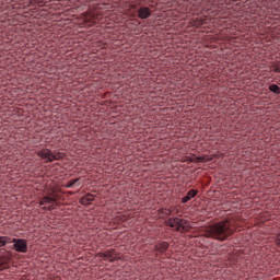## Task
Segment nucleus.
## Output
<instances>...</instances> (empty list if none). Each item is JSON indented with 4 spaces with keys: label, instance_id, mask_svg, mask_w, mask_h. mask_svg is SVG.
Returning a JSON list of instances; mask_svg holds the SVG:
<instances>
[{
    "label": "nucleus",
    "instance_id": "f257e3e1",
    "mask_svg": "<svg viewBox=\"0 0 280 280\" xmlns=\"http://www.w3.org/2000/svg\"><path fill=\"white\" fill-rule=\"evenodd\" d=\"M237 231V225L234 219H224L219 221L207 229L208 237L218 240L219 242H226L231 235Z\"/></svg>",
    "mask_w": 280,
    "mask_h": 280
},
{
    "label": "nucleus",
    "instance_id": "f03ea898",
    "mask_svg": "<svg viewBox=\"0 0 280 280\" xmlns=\"http://www.w3.org/2000/svg\"><path fill=\"white\" fill-rule=\"evenodd\" d=\"M167 226L175 229V231H180L182 233H187L191 229L189 222L180 218H171L166 221Z\"/></svg>",
    "mask_w": 280,
    "mask_h": 280
},
{
    "label": "nucleus",
    "instance_id": "7ed1b4c3",
    "mask_svg": "<svg viewBox=\"0 0 280 280\" xmlns=\"http://www.w3.org/2000/svg\"><path fill=\"white\" fill-rule=\"evenodd\" d=\"M37 156H39L40 159L47 160V163H52V161H60L65 159V153L62 152L54 153L49 149H43L37 153Z\"/></svg>",
    "mask_w": 280,
    "mask_h": 280
},
{
    "label": "nucleus",
    "instance_id": "20e7f679",
    "mask_svg": "<svg viewBox=\"0 0 280 280\" xmlns=\"http://www.w3.org/2000/svg\"><path fill=\"white\" fill-rule=\"evenodd\" d=\"M10 244H13V250L16 253H27V240L11 238Z\"/></svg>",
    "mask_w": 280,
    "mask_h": 280
},
{
    "label": "nucleus",
    "instance_id": "39448f33",
    "mask_svg": "<svg viewBox=\"0 0 280 280\" xmlns=\"http://www.w3.org/2000/svg\"><path fill=\"white\" fill-rule=\"evenodd\" d=\"M98 257L105 259V261H110L113 264L117 259V252H115V249H107L104 253H98Z\"/></svg>",
    "mask_w": 280,
    "mask_h": 280
},
{
    "label": "nucleus",
    "instance_id": "423d86ee",
    "mask_svg": "<svg viewBox=\"0 0 280 280\" xmlns=\"http://www.w3.org/2000/svg\"><path fill=\"white\" fill-rule=\"evenodd\" d=\"M138 16L142 20L150 19L152 16V10L148 7H142L138 10Z\"/></svg>",
    "mask_w": 280,
    "mask_h": 280
},
{
    "label": "nucleus",
    "instance_id": "0eeeda50",
    "mask_svg": "<svg viewBox=\"0 0 280 280\" xmlns=\"http://www.w3.org/2000/svg\"><path fill=\"white\" fill-rule=\"evenodd\" d=\"M167 248H170V243L162 242V243H158L154 246V252L160 253L161 255H163V253H165L167 250Z\"/></svg>",
    "mask_w": 280,
    "mask_h": 280
},
{
    "label": "nucleus",
    "instance_id": "6e6552de",
    "mask_svg": "<svg viewBox=\"0 0 280 280\" xmlns=\"http://www.w3.org/2000/svg\"><path fill=\"white\" fill-rule=\"evenodd\" d=\"M198 196V190L191 189L187 192V195L182 199L183 205H187L191 198H196Z\"/></svg>",
    "mask_w": 280,
    "mask_h": 280
},
{
    "label": "nucleus",
    "instance_id": "1a4fd4ad",
    "mask_svg": "<svg viewBox=\"0 0 280 280\" xmlns=\"http://www.w3.org/2000/svg\"><path fill=\"white\" fill-rule=\"evenodd\" d=\"M95 200V196L91 195V194H86L84 197H82L80 199L81 205H91V202H93Z\"/></svg>",
    "mask_w": 280,
    "mask_h": 280
},
{
    "label": "nucleus",
    "instance_id": "9d476101",
    "mask_svg": "<svg viewBox=\"0 0 280 280\" xmlns=\"http://www.w3.org/2000/svg\"><path fill=\"white\" fill-rule=\"evenodd\" d=\"M54 202H56V198H54V197H44L42 199V201L39 202V205L42 207H47V205H54Z\"/></svg>",
    "mask_w": 280,
    "mask_h": 280
},
{
    "label": "nucleus",
    "instance_id": "9b49d317",
    "mask_svg": "<svg viewBox=\"0 0 280 280\" xmlns=\"http://www.w3.org/2000/svg\"><path fill=\"white\" fill-rule=\"evenodd\" d=\"M10 236H0V248H3L7 244H10Z\"/></svg>",
    "mask_w": 280,
    "mask_h": 280
},
{
    "label": "nucleus",
    "instance_id": "f8f14e48",
    "mask_svg": "<svg viewBox=\"0 0 280 280\" xmlns=\"http://www.w3.org/2000/svg\"><path fill=\"white\" fill-rule=\"evenodd\" d=\"M78 183H80V178L71 179L65 185V187L66 189H71V187L78 185Z\"/></svg>",
    "mask_w": 280,
    "mask_h": 280
},
{
    "label": "nucleus",
    "instance_id": "ddd939ff",
    "mask_svg": "<svg viewBox=\"0 0 280 280\" xmlns=\"http://www.w3.org/2000/svg\"><path fill=\"white\" fill-rule=\"evenodd\" d=\"M269 91H271V93H275L276 95H279L280 94V88L279 85L277 84H271L269 86Z\"/></svg>",
    "mask_w": 280,
    "mask_h": 280
},
{
    "label": "nucleus",
    "instance_id": "4468645a",
    "mask_svg": "<svg viewBox=\"0 0 280 280\" xmlns=\"http://www.w3.org/2000/svg\"><path fill=\"white\" fill-rule=\"evenodd\" d=\"M8 269V258H0V270Z\"/></svg>",
    "mask_w": 280,
    "mask_h": 280
},
{
    "label": "nucleus",
    "instance_id": "2eb2a0df",
    "mask_svg": "<svg viewBox=\"0 0 280 280\" xmlns=\"http://www.w3.org/2000/svg\"><path fill=\"white\" fill-rule=\"evenodd\" d=\"M271 71H273L275 73H280V63L273 65L271 67Z\"/></svg>",
    "mask_w": 280,
    "mask_h": 280
},
{
    "label": "nucleus",
    "instance_id": "dca6fc26",
    "mask_svg": "<svg viewBox=\"0 0 280 280\" xmlns=\"http://www.w3.org/2000/svg\"><path fill=\"white\" fill-rule=\"evenodd\" d=\"M192 25H195V27H200V25H202V21H200V20H195V21L192 22Z\"/></svg>",
    "mask_w": 280,
    "mask_h": 280
},
{
    "label": "nucleus",
    "instance_id": "f3484780",
    "mask_svg": "<svg viewBox=\"0 0 280 280\" xmlns=\"http://www.w3.org/2000/svg\"><path fill=\"white\" fill-rule=\"evenodd\" d=\"M276 244H278V246H280V233L276 237Z\"/></svg>",
    "mask_w": 280,
    "mask_h": 280
},
{
    "label": "nucleus",
    "instance_id": "a211bd4d",
    "mask_svg": "<svg viewBox=\"0 0 280 280\" xmlns=\"http://www.w3.org/2000/svg\"><path fill=\"white\" fill-rule=\"evenodd\" d=\"M92 23H97V19H95V16H92Z\"/></svg>",
    "mask_w": 280,
    "mask_h": 280
},
{
    "label": "nucleus",
    "instance_id": "6ab92c4d",
    "mask_svg": "<svg viewBox=\"0 0 280 280\" xmlns=\"http://www.w3.org/2000/svg\"><path fill=\"white\" fill-rule=\"evenodd\" d=\"M198 161H202V158H198Z\"/></svg>",
    "mask_w": 280,
    "mask_h": 280
},
{
    "label": "nucleus",
    "instance_id": "aec40b11",
    "mask_svg": "<svg viewBox=\"0 0 280 280\" xmlns=\"http://www.w3.org/2000/svg\"><path fill=\"white\" fill-rule=\"evenodd\" d=\"M171 214H172V211L168 210V215H171Z\"/></svg>",
    "mask_w": 280,
    "mask_h": 280
}]
</instances>
